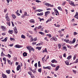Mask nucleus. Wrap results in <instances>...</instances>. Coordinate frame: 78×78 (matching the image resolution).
Here are the masks:
<instances>
[{"instance_id":"obj_1","label":"nucleus","mask_w":78,"mask_h":78,"mask_svg":"<svg viewBox=\"0 0 78 78\" xmlns=\"http://www.w3.org/2000/svg\"><path fill=\"white\" fill-rule=\"evenodd\" d=\"M44 5H46L48 7L49 6H50L51 7H53V5H51L50 4H49V3H47V2H46L44 4Z\"/></svg>"},{"instance_id":"obj_2","label":"nucleus","mask_w":78,"mask_h":78,"mask_svg":"<svg viewBox=\"0 0 78 78\" xmlns=\"http://www.w3.org/2000/svg\"><path fill=\"white\" fill-rule=\"evenodd\" d=\"M27 48L29 50H30V51H33V48H32L30 46H29L27 47Z\"/></svg>"},{"instance_id":"obj_3","label":"nucleus","mask_w":78,"mask_h":78,"mask_svg":"<svg viewBox=\"0 0 78 78\" xmlns=\"http://www.w3.org/2000/svg\"><path fill=\"white\" fill-rule=\"evenodd\" d=\"M43 69H48L49 70H51V66H47L46 67L43 66Z\"/></svg>"},{"instance_id":"obj_4","label":"nucleus","mask_w":78,"mask_h":78,"mask_svg":"<svg viewBox=\"0 0 78 78\" xmlns=\"http://www.w3.org/2000/svg\"><path fill=\"white\" fill-rule=\"evenodd\" d=\"M57 40V38L56 37H54L51 38L50 39V41H56Z\"/></svg>"},{"instance_id":"obj_5","label":"nucleus","mask_w":78,"mask_h":78,"mask_svg":"<svg viewBox=\"0 0 78 78\" xmlns=\"http://www.w3.org/2000/svg\"><path fill=\"white\" fill-rule=\"evenodd\" d=\"M69 3L71 5V6H75V5L74 4V3L72 1L69 2Z\"/></svg>"},{"instance_id":"obj_6","label":"nucleus","mask_w":78,"mask_h":78,"mask_svg":"<svg viewBox=\"0 0 78 78\" xmlns=\"http://www.w3.org/2000/svg\"><path fill=\"white\" fill-rule=\"evenodd\" d=\"M5 18L6 19V20L7 21H9L10 20V19L9 17H8V14H7L5 15Z\"/></svg>"},{"instance_id":"obj_7","label":"nucleus","mask_w":78,"mask_h":78,"mask_svg":"<svg viewBox=\"0 0 78 78\" xmlns=\"http://www.w3.org/2000/svg\"><path fill=\"white\" fill-rule=\"evenodd\" d=\"M78 16V12H76V13L75 15L74 16V17L76 18V19H78V16L76 17V16Z\"/></svg>"},{"instance_id":"obj_8","label":"nucleus","mask_w":78,"mask_h":78,"mask_svg":"<svg viewBox=\"0 0 78 78\" xmlns=\"http://www.w3.org/2000/svg\"><path fill=\"white\" fill-rule=\"evenodd\" d=\"M2 29V31H5L6 29H5V26H2L1 27Z\"/></svg>"},{"instance_id":"obj_9","label":"nucleus","mask_w":78,"mask_h":78,"mask_svg":"<svg viewBox=\"0 0 78 78\" xmlns=\"http://www.w3.org/2000/svg\"><path fill=\"white\" fill-rule=\"evenodd\" d=\"M75 41H76V39H75V38H74L73 39V41H70V43H71L72 44H74L75 42Z\"/></svg>"},{"instance_id":"obj_10","label":"nucleus","mask_w":78,"mask_h":78,"mask_svg":"<svg viewBox=\"0 0 78 78\" xmlns=\"http://www.w3.org/2000/svg\"><path fill=\"white\" fill-rule=\"evenodd\" d=\"M50 13V12L49 11L45 12V16H47L48 14H49Z\"/></svg>"},{"instance_id":"obj_11","label":"nucleus","mask_w":78,"mask_h":78,"mask_svg":"<svg viewBox=\"0 0 78 78\" xmlns=\"http://www.w3.org/2000/svg\"><path fill=\"white\" fill-rule=\"evenodd\" d=\"M20 65H19L16 68L17 71H19V70H20Z\"/></svg>"},{"instance_id":"obj_12","label":"nucleus","mask_w":78,"mask_h":78,"mask_svg":"<svg viewBox=\"0 0 78 78\" xmlns=\"http://www.w3.org/2000/svg\"><path fill=\"white\" fill-rule=\"evenodd\" d=\"M15 47H16V48H20L22 47V46L20 45H16L15 46Z\"/></svg>"},{"instance_id":"obj_13","label":"nucleus","mask_w":78,"mask_h":78,"mask_svg":"<svg viewBox=\"0 0 78 78\" xmlns=\"http://www.w3.org/2000/svg\"><path fill=\"white\" fill-rule=\"evenodd\" d=\"M2 76L3 78H7V76L4 74H2Z\"/></svg>"},{"instance_id":"obj_14","label":"nucleus","mask_w":78,"mask_h":78,"mask_svg":"<svg viewBox=\"0 0 78 78\" xmlns=\"http://www.w3.org/2000/svg\"><path fill=\"white\" fill-rule=\"evenodd\" d=\"M64 41L65 42H66L67 43H69V44H70V41H69V40H66V39H64Z\"/></svg>"},{"instance_id":"obj_15","label":"nucleus","mask_w":78,"mask_h":78,"mask_svg":"<svg viewBox=\"0 0 78 78\" xmlns=\"http://www.w3.org/2000/svg\"><path fill=\"white\" fill-rule=\"evenodd\" d=\"M59 66H57L56 68H55V71H57V70H59Z\"/></svg>"},{"instance_id":"obj_16","label":"nucleus","mask_w":78,"mask_h":78,"mask_svg":"<svg viewBox=\"0 0 78 78\" xmlns=\"http://www.w3.org/2000/svg\"><path fill=\"white\" fill-rule=\"evenodd\" d=\"M51 19H53V17H51V18L50 19H49L46 22L47 23H48V22H50V21H51Z\"/></svg>"},{"instance_id":"obj_17","label":"nucleus","mask_w":78,"mask_h":78,"mask_svg":"<svg viewBox=\"0 0 78 78\" xmlns=\"http://www.w3.org/2000/svg\"><path fill=\"white\" fill-rule=\"evenodd\" d=\"M54 9V10L55 12V13H57L58 15H59V12H58V10H57L56 9Z\"/></svg>"},{"instance_id":"obj_18","label":"nucleus","mask_w":78,"mask_h":78,"mask_svg":"<svg viewBox=\"0 0 78 78\" xmlns=\"http://www.w3.org/2000/svg\"><path fill=\"white\" fill-rule=\"evenodd\" d=\"M6 72L7 73H8V74H10V73H11V72L10 71V70H6Z\"/></svg>"},{"instance_id":"obj_19","label":"nucleus","mask_w":78,"mask_h":78,"mask_svg":"<svg viewBox=\"0 0 78 78\" xmlns=\"http://www.w3.org/2000/svg\"><path fill=\"white\" fill-rule=\"evenodd\" d=\"M21 38H22V39H25V38H26L25 36V35L23 34L21 35Z\"/></svg>"},{"instance_id":"obj_20","label":"nucleus","mask_w":78,"mask_h":78,"mask_svg":"<svg viewBox=\"0 0 78 78\" xmlns=\"http://www.w3.org/2000/svg\"><path fill=\"white\" fill-rule=\"evenodd\" d=\"M71 58H72V55H70L67 58V59H69H69H71Z\"/></svg>"},{"instance_id":"obj_21","label":"nucleus","mask_w":78,"mask_h":78,"mask_svg":"<svg viewBox=\"0 0 78 78\" xmlns=\"http://www.w3.org/2000/svg\"><path fill=\"white\" fill-rule=\"evenodd\" d=\"M42 48V47H36V49H38V50H41V48Z\"/></svg>"},{"instance_id":"obj_22","label":"nucleus","mask_w":78,"mask_h":78,"mask_svg":"<svg viewBox=\"0 0 78 78\" xmlns=\"http://www.w3.org/2000/svg\"><path fill=\"white\" fill-rule=\"evenodd\" d=\"M32 72L34 73H35L36 72V69L35 68L33 70H32Z\"/></svg>"},{"instance_id":"obj_23","label":"nucleus","mask_w":78,"mask_h":78,"mask_svg":"<svg viewBox=\"0 0 78 78\" xmlns=\"http://www.w3.org/2000/svg\"><path fill=\"white\" fill-rule=\"evenodd\" d=\"M37 16H43V12H41L37 14Z\"/></svg>"},{"instance_id":"obj_24","label":"nucleus","mask_w":78,"mask_h":78,"mask_svg":"<svg viewBox=\"0 0 78 78\" xmlns=\"http://www.w3.org/2000/svg\"><path fill=\"white\" fill-rule=\"evenodd\" d=\"M45 52H47V48H45L44 50H43L42 53H45Z\"/></svg>"},{"instance_id":"obj_25","label":"nucleus","mask_w":78,"mask_h":78,"mask_svg":"<svg viewBox=\"0 0 78 78\" xmlns=\"http://www.w3.org/2000/svg\"><path fill=\"white\" fill-rule=\"evenodd\" d=\"M9 34H12V33H13V30H9Z\"/></svg>"},{"instance_id":"obj_26","label":"nucleus","mask_w":78,"mask_h":78,"mask_svg":"<svg viewBox=\"0 0 78 78\" xmlns=\"http://www.w3.org/2000/svg\"><path fill=\"white\" fill-rule=\"evenodd\" d=\"M38 67H41V62H40V61H39V62H38Z\"/></svg>"},{"instance_id":"obj_27","label":"nucleus","mask_w":78,"mask_h":78,"mask_svg":"<svg viewBox=\"0 0 78 78\" xmlns=\"http://www.w3.org/2000/svg\"><path fill=\"white\" fill-rule=\"evenodd\" d=\"M23 56H27V53H26V52H24L23 53Z\"/></svg>"},{"instance_id":"obj_28","label":"nucleus","mask_w":78,"mask_h":78,"mask_svg":"<svg viewBox=\"0 0 78 78\" xmlns=\"http://www.w3.org/2000/svg\"><path fill=\"white\" fill-rule=\"evenodd\" d=\"M38 72H40V73H41V72H42V69H41V68H40V69H38Z\"/></svg>"},{"instance_id":"obj_29","label":"nucleus","mask_w":78,"mask_h":78,"mask_svg":"<svg viewBox=\"0 0 78 78\" xmlns=\"http://www.w3.org/2000/svg\"><path fill=\"white\" fill-rule=\"evenodd\" d=\"M12 18H13V19H15V18H16V16L13 14H12Z\"/></svg>"},{"instance_id":"obj_30","label":"nucleus","mask_w":78,"mask_h":78,"mask_svg":"<svg viewBox=\"0 0 78 78\" xmlns=\"http://www.w3.org/2000/svg\"><path fill=\"white\" fill-rule=\"evenodd\" d=\"M46 36H48V37H51V34H47L46 35Z\"/></svg>"},{"instance_id":"obj_31","label":"nucleus","mask_w":78,"mask_h":78,"mask_svg":"<svg viewBox=\"0 0 78 78\" xmlns=\"http://www.w3.org/2000/svg\"><path fill=\"white\" fill-rule=\"evenodd\" d=\"M14 33H15L16 34H17V33H18L17 30H14Z\"/></svg>"},{"instance_id":"obj_32","label":"nucleus","mask_w":78,"mask_h":78,"mask_svg":"<svg viewBox=\"0 0 78 78\" xmlns=\"http://www.w3.org/2000/svg\"><path fill=\"white\" fill-rule=\"evenodd\" d=\"M28 73L29 75H30V76H32V73H31V71H29L28 72Z\"/></svg>"},{"instance_id":"obj_33","label":"nucleus","mask_w":78,"mask_h":78,"mask_svg":"<svg viewBox=\"0 0 78 78\" xmlns=\"http://www.w3.org/2000/svg\"><path fill=\"white\" fill-rule=\"evenodd\" d=\"M8 63L9 64H10V65H12V62H11L10 60H8Z\"/></svg>"},{"instance_id":"obj_34","label":"nucleus","mask_w":78,"mask_h":78,"mask_svg":"<svg viewBox=\"0 0 78 78\" xmlns=\"http://www.w3.org/2000/svg\"><path fill=\"white\" fill-rule=\"evenodd\" d=\"M39 33L40 34H41L42 35H44V33L42 32H39Z\"/></svg>"},{"instance_id":"obj_35","label":"nucleus","mask_w":78,"mask_h":78,"mask_svg":"<svg viewBox=\"0 0 78 78\" xmlns=\"http://www.w3.org/2000/svg\"><path fill=\"white\" fill-rule=\"evenodd\" d=\"M7 56L8 58H10L11 57V55H9V54H8V55H7Z\"/></svg>"},{"instance_id":"obj_36","label":"nucleus","mask_w":78,"mask_h":78,"mask_svg":"<svg viewBox=\"0 0 78 78\" xmlns=\"http://www.w3.org/2000/svg\"><path fill=\"white\" fill-rule=\"evenodd\" d=\"M30 21L31 22V23H34V20H30Z\"/></svg>"},{"instance_id":"obj_37","label":"nucleus","mask_w":78,"mask_h":78,"mask_svg":"<svg viewBox=\"0 0 78 78\" xmlns=\"http://www.w3.org/2000/svg\"><path fill=\"white\" fill-rule=\"evenodd\" d=\"M36 2H37V3H41V1L38 0H36Z\"/></svg>"},{"instance_id":"obj_38","label":"nucleus","mask_w":78,"mask_h":78,"mask_svg":"<svg viewBox=\"0 0 78 78\" xmlns=\"http://www.w3.org/2000/svg\"><path fill=\"white\" fill-rule=\"evenodd\" d=\"M58 45L59 48H61V44H58Z\"/></svg>"},{"instance_id":"obj_39","label":"nucleus","mask_w":78,"mask_h":78,"mask_svg":"<svg viewBox=\"0 0 78 78\" xmlns=\"http://www.w3.org/2000/svg\"><path fill=\"white\" fill-rule=\"evenodd\" d=\"M8 39V37H6V38H5V39H4V40L5 41V42H6L7 41V40Z\"/></svg>"},{"instance_id":"obj_40","label":"nucleus","mask_w":78,"mask_h":78,"mask_svg":"<svg viewBox=\"0 0 78 78\" xmlns=\"http://www.w3.org/2000/svg\"><path fill=\"white\" fill-rule=\"evenodd\" d=\"M58 8L59 10H60V11H62V9H61V7H58Z\"/></svg>"},{"instance_id":"obj_41","label":"nucleus","mask_w":78,"mask_h":78,"mask_svg":"<svg viewBox=\"0 0 78 78\" xmlns=\"http://www.w3.org/2000/svg\"><path fill=\"white\" fill-rule=\"evenodd\" d=\"M78 59H77L76 60V61L74 62V63H78Z\"/></svg>"},{"instance_id":"obj_42","label":"nucleus","mask_w":78,"mask_h":78,"mask_svg":"<svg viewBox=\"0 0 78 78\" xmlns=\"http://www.w3.org/2000/svg\"><path fill=\"white\" fill-rule=\"evenodd\" d=\"M66 48H67V47L66 46L63 47V50H66Z\"/></svg>"},{"instance_id":"obj_43","label":"nucleus","mask_w":78,"mask_h":78,"mask_svg":"<svg viewBox=\"0 0 78 78\" xmlns=\"http://www.w3.org/2000/svg\"><path fill=\"white\" fill-rule=\"evenodd\" d=\"M66 3V1H64L62 2V5H64Z\"/></svg>"},{"instance_id":"obj_44","label":"nucleus","mask_w":78,"mask_h":78,"mask_svg":"<svg viewBox=\"0 0 78 78\" xmlns=\"http://www.w3.org/2000/svg\"><path fill=\"white\" fill-rule=\"evenodd\" d=\"M30 41H31V42H32V41H33V42H34V41H36V40H35V39L34 38V39H30Z\"/></svg>"},{"instance_id":"obj_45","label":"nucleus","mask_w":78,"mask_h":78,"mask_svg":"<svg viewBox=\"0 0 78 78\" xmlns=\"http://www.w3.org/2000/svg\"><path fill=\"white\" fill-rule=\"evenodd\" d=\"M7 11V9L6 8H5L4 9V12H6Z\"/></svg>"},{"instance_id":"obj_46","label":"nucleus","mask_w":78,"mask_h":78,"mask_svg":"<svg viewBox=\"0 0 78 78\" xmlns=\"http://www.w3.org/2000/svg\"><path fill=\"white\" fill-rule=\"evenodd\" d=\"M3 61H4L5 62L6 61V58L4 57L3 58Z\"/></svg>"},{"instance_id":"obj_47","label":"nucleus","mask_w":78,"mask_h":78,"mask_svg":"<svg viewBox=\"0 0 78 78\" xmlns=\"http://www.w3.org/2000/svg\"><path fill=\"white\" fill-rule=\"evenodd\" d=\"M42 27V26H41V25L39 26L37 28L38 29H40L41 28V27Z\"/></svg>"},{"instance_id":"obj_48","label":"nucleus","mask_w":78,"mask_h":78,"mask_svg":"<svg viewBox=\"0 0 78 78\" xmlns=\"http://www.w3.org/2000/svg\"><path fill=\"white\" fill-rule=\"evenodd\" d=\"M27 12H25L24 13V15H25V16H27Z\"/></svg>"},{"instance_id":"obj_49","label":"nucleus","mask_w":78,"mask_h":78,"mask_svg":"<svg viewBox=\"0 0 78 78\" xmlns=\"http://www.w3.org/2000/svg\"><path fill=\"white\" fill-rule=\"evenodd\" d=\"M51 66H52V67H55V65H53L52 64H51Z\"/></svg>"},{"instance_id":"obj_50","label":"nucleus","mask_w":78,"mask_h":78,"mask_svg":"<svg viewBox=\"0 0 78 78\" xmlns=\"http://www.w3.org/2000/svg\"><path fill=\"white\" fill-rule=\"evenodd\" d=\"M45 40H46L47 41H48V39H47V37H45L44 38Z\"/></svg>"},{"instance_id":"obj_51","label":"nucleus","mask_w":78,"mask_h":78,"mask_svg":"<svg viewBox=\"0 0 78 78\" xmlns=\"http://www.w3.org/2000/svg\"><path fill=\"white\" fill-rule=\"evenodd\" d=\"M66 53H65L63 54V57H64V58H66Z\"/></svg>"},{"instance_id":"obj_52","label":"nucleus","mask_w":78,"mask_h":78,"mask_svg":"<svg viewBox=\"0 0 78 78\" xmlns=\"http://www.w3.org/2000/svg\"><path fill=\"white\" fill-rule=\"evenodd\" d=\"M34 66L35 67H37V63H36L35 64H34Z\"/></svg>"},{"instance_id":"obj_53","label":"nucleus","mask_w":78,"mask_h":78,"mask_svg":"<svg viewBox=\"0 0 78 78\" xmlns=\"http://www.w3.org/2000/svg\"><path fill=\"white\" fill-rule=\"evenodd\" d=\"M29 69H30V70L31 71H33V69H32V68H31L29 67Z\"/></svg>"},{"instance_id":"obj_54","label":"nucleus","mask_w":78,"mask_h":78,"mask_svg":"<svg viewBox=\"0 0 78 78\" xmlns=\"http://www.w3.org/2000/svg\"><path fill=\"white\" fill-rule=\"evenodd\" d=\"M16 13L17 16H20V14L18 12H16Z\"/></svg>"},{"instance_id":"obj_55","label":"nucleus","mask_w":78,"mask_h":78,"mask_svg":"<svg viewBox=\"0 0 78 78\" xmlns=\"http://www.w3.org/2000/svg\"><path fill=\"white\" fill-rule=\"evenodd\" d=\"M65 63L67 66H69V62H65Z\"/></svg>"},{"instance_id":"obj_56","label":"nucleus","mask_w":78,"mask_h":78,"mask_svg":"<svg viewBox=\"0 0 78 78\" xmlns=\"http://www.w3.org/2000/svg\"><path fill=\"white\" fill-rule=\"evenodd\" d=\"M32 78H34V75H33L32 74V76H30Z\"/></svg>"},{"instance_id":"obj_57","label":"nucleus","mask_w":78,"mask_h":78,"mask_svg":"<svg viewBox=\"0 0 78 78\" xmlns=\"http://www.w3.org/2000/svg\"><path fill=\"white\" fill-rule=\"evenodd\" d=\"M14 61H17V58L15 57L14 58Z\"/></svg>"},{"instance_id":"obj_58","label":"nucleus","mask_w":78,"mask_h":78,"mask_svg":"<svg viewBox=\"0 0 78 78\" xmlns=\"http://www.w3.org/2000/svg\"><path fill=\"white\" fill-rule=\"evenodd\" d=\"M73 60H75V59H76V55H75L73 57Z\"/></svg>"},{"instance_id":"obj_59","label":"nucleus","mask_w":78,"mask_h":78,"mask_svg":"<svg viewBox=\"0 0 78 78\" xmlns=\"http://www.w3.org/2000/svg\"><path fill=\"white\" fill-rule=\"evenodd\" d=\"M73 73H74L76 74V71L73 70Z\"/></svg>"},{"instance_id":"obj_60","label":"nucleus","mask_w":78,"mask_h":78,"mask_svg":"<svg viewBox=\"0 0 78 78\" xmlns=\"http://www.w3.org/2000/svg\"><path fill=\"white\" fill-rule=\"evenodd\" d=\"M11 22L12 24V26L13 27H14V23H13V22H12V21Z\"/></svg>"},{"instance_id":"obj_61","label":"nucleus","mask_w":78,"mask_h":78,"mask_svg":"<svg viewBox=\"0 0 78 78\" xmlns=\"http://www.w3.org/2000/svg\"><path fill=\"white\" fill-rule=\"evenodd\" d=\"M54 62H55V59H53L51 61V62L54 63Z\"/></svg>"},{"instance_id":"obj_62","label":"nucleus","mask_w":78,"mask_h":78,"mask_svg":"<svg viewBox=\"0 0 78 78\" xmlns=\"http://www.w3.org/2000/svg\"><path fill=\"white\" fill-rule=\"evenodd\" d=\"M3 55H4V54L3 53V51H2L1 53V56H3Z\"/></svg>"},{"instance_id":"obj_63","label":"nucleus","mask_w":78,"mask_h":78,"mask_svg":"<svg viewBox=\"0 0 78 78\" xmlns=\"http://www.w3.org/2000/svg\"><path fill=\"white\" fill-rule=\"evenodd\" d=\"M36 44V42H33L32 43V44L33 45H35Z\"/></svg>"},{"instance_id":"obj_64","label":"nucleus","mask_w":78,"mask_h":78,"mask_svg":"<svg viewBox=\"0 0 78 78\" xmlns=\"http://www.w3.org/2000/svg\"><path fill=\"white\" fill-rule=\"evenodd\" d=\"M17 30V28H16V27H15L14 28V30Z\"/></svg>"}]
</instances>
